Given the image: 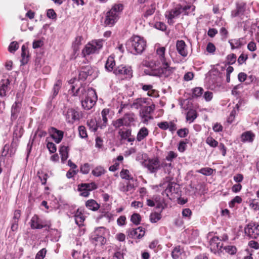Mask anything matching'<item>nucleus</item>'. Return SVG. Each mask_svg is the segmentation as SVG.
I'll use <instances>...</instances> for the list:
<instances>
[{
  "label": "nucleus",
  "instance_id": "a18cd8bd",
  "mask_svg": "<svg viewBox=\"0 0 259 259\" xmlns=\"http://www.w3.org/2000/svg\"><path fill=\"white\" fill-rule=\"evenodd\" d=\"M206 143L212 147H216L218 146V142L212 137H208L206 140Z\"/></svg>",
  "mask_w": 259,
  "mask_h": 259
},
{
  "label": "nucleus",
  "instance_id": "4be33fe9",
  "mask_svg": "<svg viewBox=\"0 0 259 259\" xmlns=\"http://www.w3.org/2000/svg\"><path fill=\"white\" fill-rule=\"evenodd\" d=\"M149 134L148 130L145 127H143L141 128L137 133L136 140L138 142H141L144 140Z\"/></svg>",
  "mask_w": 259,
  "mask_h": 259
},
{
  "label": "nucleus",
  "instance_id": "58836bf2",
  "mask_svg": "<svg viewBox=\"0 0 259 259\" xmlns=\"http://www.w3.org/2000/svg\"><path fill=\"white\" fill-rule=\"evenodd\" d=\"M120 175L122 179L128 180H132L133 179V177L130 174L129 170L127 169H122L121 171Z\"/></svg>",
  "mask_w": 259,
  "mask_h": 259
},
{
  "label": "nucleus",
  "instance_id": "864d4df0",
  "mask_svg": "<svg viewBox=\"0 0 259 259\" xmlns=\"http://www.w3.org/2000/svg\"><path fill=\"white\" fill-rule=\"evenodd\" d=\"M182 213L184 218L189 220L192 215V211L189 208H185L183 210Z\"/></svg>",
  "mask_w": 259,
  "mask_h": 259
},
{
  "label": "nucleus",
  "instance_id": "e2e57ef3",
  "mask_svg": "<svg viewBox=\"0 0 259 259\" xmlns=\"http://www.w3.org/2000/svg\"><path fill=\"white\" fill-rule=\"evenodd\" d=\"M90 170V165L88 163H85L80 167V171L83 174H87Z\"/></svg>",
  "mask_w": 259,
  "mask_h": 259
},
{
  "label": "nucleus",
  "instance_id": "680f3d73",
  "mask_svg": "<svg viewBox=\"0 0 259 259\" xmlns=\"http://www.w3.org/2000/svg\"><path fill=\"white\" fill-rule=\"evenodd\" d=\"M189 132L187 128H182L178 131L177 134L178 136L181 138H184L187 136Z\"/></svg>",
  "mask_w": 259,
  "mask_h": 259
},
{
  "label": "nucleus",
  "instance_id": "8fccbe9b",
  "mask_svg": "<svg viewBox=\"0 0 259 259\" xmlns=\"http://www.w3.org/2000/svg\"><path fill=\"white\" fill-rule=\"evenodd\" d=\"M78 132L79 136L81 138H85L88 137L85 127L84 126H79L78 127Z\"/></svg>",
  "mask_w": 259,
  "mask_h": 259
},
{
  "label": "nucleus",
  "instance_id": "c756f323",
  "mask_svg": "<svg viewBox=\"0 0 259 259\" xmlns=\"http://www.w3.org/2000/svg\"><path fill=\"white\" fill-rule=\"evenodd\" d=\"M147 99L145 98H138L134 100L132 104V107L136 109H139L146 103Z\"/></svg>",
  "mask_w": 259,
  "mask_h": 259
},
{
  "label": "nucleus",
  "instance_id": "774afa93",
  "mask_svg": "<svg viewBox=\"0 0 259 259\" xmlns=\"http://www.w3.org/2000/svg\"><path fill=\"white\" fill-rule=\"evenodd\" d=\"M157 126L163 130H166L169 127V123L166 121L161 122L157 124Z\"/></svg>",
  "mask_w": 259,
  "mask_h": 259
},
{
  "label": "nucleus",
  "instance_id": "2f4dec72",
  "mask_svg": "<svg viewBox=\"0 0 259 259\" xmlns=\"http://www.w3.org/2000/svg\"><path fill=\"white\" fill-rule=\"evenodd\" d=\"M105 172V170L104 168L101 166H98L95 167L93 170H92V174L96 177H100L102 176V175L104 174Z\"/></svg>",
  "mask_w": 259,
  "mask_h": 259
},
{
  "label": "nucleus",
  "instance_id": "0eeeda50",
  "mask_svg": "<svg viewBox=\"0 0 259 259\" xmlns=\"http://www.w3.org/2000/svg\"><path fill=\"white\" fill-rule=\"evenodd\" d=\"M113 73L121 78L126 79L132 77L133 71L131 66L120 65L114 70Z\"/></svg>",
  "mask_w": 259,
  "mask_h": 259
},
{
  "label": "nucleus",
  "instance_id": "f03ea898",
  "mask_svg": "<svg viewBox=\"0 0 259 259\" xmlns=\"http://www.w3.org/2000/svg\"><path fill=\"white\" fill-rule=\"evenodd\" d=\"M123 6L121 4L114 5L112 8L107 12L104 23L109 26H113L118 20L119 13L122 11Z\"/></svg>",
  "mask_w": 259,
  "mask_h": 259
},
{
  "label": "nucleus",
  "instance_id": "f257e3e1",
  "mask_svg": "<svg viewBox=\"0 0 259 259\" xmlns=\"http://www.w3.org/2000/svg\"><path fill=\"white\" fill-rule=\"evenodd\" d=\"M157 61L155 66L158 69L155 73L150 74L152 75L168 77L175 70V68L170 66V61L165 57V48L164 47H158L156 49Z\"/></svg>",
  "mask_w": 259,
  "mask_h": 259
},
{
  "label": "nucleus",
  "instance_id": "4468645a",
  "mask_svg": "<svg viewBox=\"0 0 259 259\" xmlns=\"http://www.w3.org/2000/svg\"><path fill=\"white\" fill-rule=\"evenodd\" d=\"M31 228L32 229H41L47 226L42 220L37 215H34L29 222Z\"/></svg>",
  "mask_w": 259,
  "mask_h": 259
},
{
  "label": "nucleus",
  "instance_id": "7c9ffc66",
  "mask_svg": "<svg viewBox=\"0 0 259 259\" xmlns=\"http://www.w3.org/2000/svg\"><path fill=\"white\" fill-rule=\"evenodd\" d=\"M197 115L195 110L191 109L187 113L186 119L189 123H192L196 118Z\"/></svg>",
  "mask_w": 259,
  "mask_h": 259
},
{
  "label": "nucleus",
  "instance_id": "79ce46f5",
  "mask_svg": "<svg viewBox=\"0 0 259 259\" xmlns=\"http://www.w3.org/2000/svg\"><path fill=\"white\" fill-rule=\"evenodd\" d=\"M88 125L92 132H96L97 130V123L95 119H92L88 121Z\"/></svg>",
  "mask_w": 259,
  "mask_h": 259
},
{
  "label": "nucleus",
  "instance_id": "603ef678",
  "mask_svg": "<svg viewBox=\"0 0 259 259\" xmlns=\"http://www.w3.org/2000/svg\"><path fill=\"white\" fill-rule=\"evenodd\" d=\"M203 89L200 87H197L193 90V95L195 97H200L203 93Z\"/></svg>",
  "mask_w": 259,
  "mask_h": 259
},
{
  "label": "nucleus",
  "instance_id": "338daca9",
  "mask_svg": "<svg viewBox=\"0 0 259 259\" xmlns=\"http://www.w3.org/2000/svg\"><path fill=\"white\" fill-rule=\"evenodd\" d=\"M249 207L253 209L254 210H259V204L258 203L255 202V200H252L249 203Z\"/></svg>",
  "mask_w": 259,
  "mask_h": 259
},
{
  "label": "nucleus",
  "instance_id": "cd10ccee",
  "mask_svg": "<svg viewBox=\"0 0 259 259\" xmlns=\"http://www.w3.org/2000/svg\"><path fill=\"white\" fill-rule=\"evenodd\" d=\"M74 217L76 224L79 226H81L84 221V217L79 209L76 211Z\"/></svg>",
  "mask_w": 259,
  "mask_h": 259
},
{
  "label": "nucleus",
  "instance_id": "3c124183",
  "mask_svg": "<svg viewBox=\"0 0 259 259\" xmlns=\"http://www.w3.org/2000/svg\"><path fill=\"white\" fill-rule=\"evenodd\" d=\"M161 166L163 168L164 171L168 174L171 172V170L172 168L171 163H167L166 162H163Z\"/></svg>",
  "mask_w": 259,
  "mask_h": 259
},
{
  "label": "nucleus",
  "instance_id": "f704fd0d",
  "mask_svg": "<svg viewBox=\"0 0 259 259\" xmlns=\"http://www.w3.org/2000/svg\"><path fill=\"white\" fill-rule=\"evenodd\" d=\"M118 134L122 140H126L127 138L131 136L132 131L130 129H127L125 131L120 130Z\"/></svg>",
  "mask_w": 259,
  "mask_h": 259
},
{
  "label": "nucleus",
  "instance_id": "a19ab883",
  "mask_svg": "<svg viewBox=\"0 0 259 259\" xmlns=\"http://www.w3.org/2000/svg\"><path fill=\"white\" fill-rule=\"evenodd\" d=\"M20 106V103L16 102L15 105H13L12 107V116L13 118H15L17 116V114L19 112V109Z\"/></svg>",
  "mask_w": 259,
  "mask_h": 259
},
{
  "label": "nucleus",
  "instance_id": "bf43d9fd",
  "mask_svg": "<svg viewBox=\"0 0 259 259\" xmlns=\"http://www.w3.org/2000/svg\"><path fill=\"white\" fill-rule=\"evenodd\" d=\"M61 82L59 80L57 81L56 83L55 84L54 88H53V96H56L58 92L59 91L61 88Z\"/></svg>",
  "mask_w": 259,
  "mask_h": 259
},
{
  "label": "nucleus",
  "instance_id": "ea45409f",
  "mask_svg": "<svg viewBox=\"0 0 259 259\" xmlns=\"http://www.w3.org/2000/svg\"><path fill=\"white\" fill-rule=\"evenodd\" d=\"M161 218V215L160 213L153 212L150 215V222L152 223H155L160 220Z\"/></svg>",
  "mask_w": 259,
  "mask_h": 259
},
{
  "label": "nucleus",
  "instance_id": "c03bdc74",
  "mask_svg": "<svg viewBox=\"0 0 259 259\" xmlns=\"http://www.w3.org/2000/svg\"><path fill=\"white\" fill-rule=\"evenodd\" d=\"M153 86L150 84H145L143 85L142 89L145 91H148L147 95L149 96H153V93L155 92V91L152 89Z\"/></svg>",
  "mask_w": 259,
  "mask_h": 259
},
{
  "label": "nucleus",
  "instance_id": "ddd939ff",
  "mask_svg": "<svg viewBox=\"0 0 259 259\" xmlns=\"http://www.w3.org/2000/svg\"><path fill=\"white\" fill-rule=\"evenodd\" d=\"M182 13L181 7H176L170 11H167L165 13V17L167 19V22L170 24L174 23L173 20L177 18Z\"/></svg>",
  "mask_w": 259,
  "mask_h": 259
},
{
  "label": "nucleus",
  "instance_id": "a878e982",
  "mask_svg": "<svg viewBox=\"0 0 259 259\" xmlns=\"http://www.w3.org/2000/svg\"><path fill=\"white\" fill-rule=\"evenodd\" d=\"M59 152L61 156V161L64 163L68 157V148L67 147L62 146L59 149Z\"/></svg>",
  "mask_w": 259,
  "mask_h": 259
},
{
  "label": "nucleus",
  "instance_id": "9b49d317",
  "mask_svg": "<svg viewBox=\"0 0 259 259\" xmlns=\"http://www.w3.org/2000/svg\"><path fill=\"white\" fill-rule=\"evenodd\" d=\"M81 117V113L72 108L68 109L66 114V119L68 123H73L75 121L78 120Z\"/></svg>",
  "mask_w": 259,
  "mask_h": 259
},
{
  "label": "nucleus",
  "instance_id": "b1692460",
  "mask_svg": "<svg viewBox=\"0 0 259 259\" xmlns=\"http://www.w3.org/2000/svg\"><path fill=\"white\" fill-rule=\"evenodd\" d=\"M85 205L89 209L93 211L97 210L100 207L99 204L97 203V202L93 199H90L88 200L86 202Z\"/></svg>",
  "mask_w": 259,
  "mask_h": 259
},
{
  "label": "nucleus",
  "instance_id": "72a5a7b5",
  "mask_svg": "<svg viewBox=\"0 0 259 259\" xmlns=\"http://www.w3.org/2000/svg\"><path fill=\"white\" fill-rule=\"evenodd\" d=\"M225 251L226 253H228L230 254H234L236 252V248L233 245H227L223 246L222 252Z\"/></svg>",
  "mask_w": 259,
  "mask_h": 259
},
{
  "label": "nucleus",
  "instance_id": "69168bd1",
  "mask_svg": "<svg viewBox=\"0 0 259 259\" xmlns=\"http://www.w3.org/2000/svg\"><path fill=\"white\" fill-rule=\"evenodd\" d=\"M178 155L174 151H169L168 152L167 155L166 157V159L168 161H172L174 158L177 157Z\"/></svg>",
  "mask_w": 259,
  "mask_h": 259
},
{
  "label": "nucleus",
  "instance_id": "4d7b16f0",
  "mask_svg": "<svg viewBox=\"0 0 259 259\" xmlns=\"http://www.w3.org/2000/svg\"><path fill=\"white\" fill-rule=\"evenodd\" d=\"M154 27L161 31H164L166 29L165 24L162 22H156L154 24Z\"/></svg>",
  "mask_w": 259,
  "mask_h": 259
},
{
  "label": "nucleus",
  "instance_id": "412c9836",
  "mask_svg": "<svg viewBox=\"0 0 259 259\" xmlns=\"http://www.w3.org/2000/svg\"><path fill=\"white\" fill-rule=\"evenodd\" d=\"M8 79H3L0 82V96L4 97L6 95V92L8 90V85L9 84Z\"/></svg>",
  "mask_w": 259,
  "mask_h": 259
},
{
  "label": "nucleus",
  "instance_id": "49530a36",
  "mask_svg": "<svg viewBox=\"0 0 259 259\" xmlns=\"http://www.w3.org/2000/svg\"><path fill=\"white\" fill-rule=\"evenodd\" d=\"M242 198L239 196H235L229 203L230 207H234L236 203L240 204L242 202Z\"/></svg>",
  "mask_w": 259,
  "mask_h": 259
},
{
  "label": "nucleus",
  "instance_id": "6e6d98bb",
  "mask_svg": "<svg viewBox=\"0 0 259 259\" xmlns=\"http://www.w3.org/2000/svg\"><path fill=\"white\" fill-rule=\"evenodd\" d=\"M47 250L43 248L39 250L36 254L35 259H44L46 256Z\"/></svg>",
  "mask_w": 259,
  "mask_h": 259
},
{
  "label": "nucleus",
  "instance_id": "20e7f679",
  "mask_svg": "<svg viewBox=\"0 0 259 259\" xmlns=\"http://www.w3.org/2000/svg\"><path fill=\"white\" fill-rule=\"evenodd\" d=\"M97 100L96 93L92 88L89 89L87 91V96L81 101L82 107L86 110L91 109L95 104Z\"/></svg>",
  "mask_w": 259,
  "mask_h": 259
},
{
  "label": "nucleus",
  "instance_id": "e433bc0d",
  "mask_svg": "<svg viewBox=\"0 0 259 259\" xmlns=\"http://www.w3.org/2000/svg\"><path fill=\"white\" fill-rule=\"evenodd\" d=\"M232 49L239 48L241 46L240 39H232L229 40Z\"/></svg>",
  "mask_w": 259,
  "mask_h": 259
},
{
  "label": "nucleus",
  "instance_id": "dca6fc26",
  "mask_svg": "<svg viewBox=\"0 0 259 259\" xmlns=\"http://www.w3.org/2000/svg\"><path fill=\"white\" fill-rule=\"evenodd\" d=\"M145 235L144 229L139 227L136 229H132L128 231V236L132 238H141Z\"/></svg>",
  "mask_w": 259,
  "mask_h": 259
},
{
  "label": "nucleus",
  "instance_id": "423d86ee",
  "mask_svg": "<svg viewBox=\"0 0 259 259\" xmlns=\"http://www.w3.org/2000/svg\"><path fill=\"white\" fill-rule=\"evenodd\" d=\"M102 46V40H92L85 45L82 53L84 56L89 55L95 53L97 51L101 49Z\"/></svg>",
  "mask_w": 259,
  "mask_h": 259
},
{
  "label": "nucleus",
  "instance_id": "de8ad7c7",
  "mask_svg": "<svg viewBox=\"0 0 259 259\" xmlns=\"http://www.w3.org/2000/svg\"><path fill=\"white\" fill-rule=\"evenodd\" d=\"M213 171V170L209 167H204L200 169L198 171V172L202 174L205 176L211 175Z\"/></svg>",
  "mask_w": 259,
  "mask_h": 259
},
{
  "label": "nucleus",
  "instance_id": "2eb2a0df",
  "mask_svg": "<svg viewBox=\"0 0 259 259\" xmlns=\"http://www.w3.org/2000/svg\"><path fill=\"white\" fill-rule=\"evenodd\" d=\"M49 133L51 137L57 143H59L61 141L64 135L63 132L58 130L55 127H51L49 130Z\"/></svg>",
  "mask_w": 259,
  "mask_h": 259
},
{
  "label": "nucleus",
  "instance_id": "a211bd4d",
  "mask_svg": "<svg viewBox=\"0 0 259 259\" xmlns=\"http://www.w3.org/2000/svg\"><path fill=\"white\" fill-rule=\"evenodd\" d=\"M176 48L179 54L183 57H186L188 52L186 49V45L184 40H178L176 43Z\"/></svg>",
  "mask_w": 259,
  "mask_h": 259
},
{
  "label": "nucleus",
  "instance_id": "6ab92c4d",
  "mask_svg": "<svg viewBox=\"0 0 259 259\" xmlns=\"http://www.w3.org/2000/svg\"><path fill=\"white\" fill-rule=\"evenodd\" d=\"M254 137L255 135L251 131L245 132L241 135V141L244 143H251L254 140Z\"/></svg>",
  "mask_w": 259,
  "mask_h": 259
},
{
  "label": "nucleus",
  "instance_id": "c9c22d12",
  "mask_svg": "<svg viewBox=\"0 0 259 259\" xmlns=\"http://www.w3.org/2000/svg\"><path fill=\"white\" fill-rule=\"evenodd\" d=\"M239 105L237 104L235 107L231 111L229 117H228V122H232L234 120L235 115L237 114V112L239 111Z\"/></svg>",
  "mask_w": 259,
  "mask_h": 259
},
{
  "label": "nucleus",
  "instance_id": "09e8293b",
  "mask_svg": "<svg viewBox=\"0 0 259 259\" xmlns=\"http://www.w3.org/2000/svg\"><path fill=\"white\" fill-rule=\"evenodd\" d=\"M141 216L138 213H134L132 217L131 220V221L136 225H138L141 222Z\"/></svg>",
  "mask_w": 259,
  "mask_h": 259
},
{
  "label": "nucleus",
  "instance_id": "5701e85b",
  "mask_svg": "<svg viewBox=\"0 0 259 259\" xmlns=\"http://www.w3.org/2000/svg\"><path fill=\"white\" fill-rule=\"evenodd\" d=\"M97 188V185L93 182L88 184H82L81 185H78V190H84L85 189H86L89 192L93 190L96 189Z\"/></svg>",
  "mask_w": 259,
  "mask_h": 259
},
{
  "label": "nucleus",
  "instance_id": "39448f33",
  "mask_svg": "<svg viewBox=\"0 0 259 259\" xmlns=\"http://www.w3.org/2000/svg\"><path fill=\"white\" fill-rule=\"evenodd\" d=\"M106 232L104 227L97 228L91 235L92 242L96 245H103L106 243L105 235Z\"/></svg>",
  "mask_w": 259,
  "mask_h": 259
},
{
  "label": "nucleus",
  "instance_id": "5fc2aeb1",
  "mask_svg": "<svg viewBox=\"0 0 259 259\" xmlns=\"http://www.w3.org/2000/svg\"><path fill=\"white\" fill-rule=\"evenodd\" d=\"M113 125L116 128L122 126H125L122 118H119L112 122Z\"/></svg>",
  "mask_w": 259,
  "mask_h": 259
},
{
  "label": "nucleus",
  "instance_id": "9d476101",
  "mask_svg": "<svg viewBox=\"0 0 259 259\" xmlns=\"http://www.w3.org/2000/svg\"><path fill=\"white\" fill-rule=\"evenodd\" d=\"M245 233L252 238H256L259 236V225L249 223L245 228Z\"/></svg>",
  "mask_w": 259,
  "mask_h": 259
},
{
  "label": "nucleus",
  "instance_id": "6e6552de",
  "mask_svg": "<svg viewBox=\"0 0 259 259\" xmlns=\"http://www.w3.org/2000/svg\"><path fill=\"white\" fill-rule=\"evenodd\" d=\"M18 144V139L17 138L13 139L11 144H6L2 151V155L4 156H10L14 155L16 152L17 147Z\"/></svg>",
  "mask_w": 259,
  "mask_h": 259
},
{
  "label": "nucleus",
  "instance_id": "7ed1b4c3",
  "mask_svg": "<svg viewBox=\"0 0 259 259\" xmlns=\"http://www.w3.org/2000/svg\"><path fill=\"white\" fill-rule=\"evenodd\" d=\"M128 47H131V52L133 54L143 52L146 46V42L143 37L136 35L133 36L127 43Z\"/></svg>",
  "mask_w": 259,
  "mask_h": 259
},
{
  "label": "nucleus",
  "instance_id": "c85d7f7f",
  "mask_svg": "<svg viewBox=\"0 0 259 259\" xmlns=\"http://www.w3.org/2000/svg\"><path fill=\"white\" fill-rule=\"evenodd\" d=\"M176 186V184H173L170 183H168L167 184V187L165 190V193L166 196L169 197L170 199H171L170 193H171L172 194L174 193H176L175 191V186Z\"/></svg>",
  "mask_w": 259,
  "mask_h": 259
},
{
  "label": "nucleus",
  "instance_id": "13d9d810",
  "mask_svg": "<svg viewBox=\"0 0 259 259\" xmlns=\"http://www.w3.org/2000/svg\"><path fill=\"white\" fill-rule=\"evenodd\" d=\"M19 48V45L17 42L13 41L12 42L9 47V51L11 53H13L15 52Z\"/></svg>",
  "mask_w": 259,
  "mask_h": 259
},
{
  "label": "nucleus",
  "instance_id": "473e14b6",
  "mask_svg": "<svg viewBox=\"0 0 259 259\" xmlns=\"http://www.w3.org/2000/svg\"><path fill=\"white\" fill-rule=\"evenodd\" d=\"M156 9V5L155 3H152L150 5L149 7L146 9L145 13L144 14V16L145 17H148L149 16L152 15Z\"/></svg>",
  "mask_w": 259,
  "mask_h": 259
},
{
  "label": "nucleus",
  "instance_id": "f8f14e48",
  "mask_svg": "<svg viewBox=\"0 0 259 259\" xmlns=\"http://www.w3.org/2000/svg\"><path fill=\"white\" fill-rule=\"evenodd\" d=\"M209 242L210 249L212 252L214 253L219 251L222 252L223 244L218 237H212Z\"/></svg>",
  "mask_w": 259,
  "mask_h": 259
},
{
  "label": "nucleus",
  "instance_id": "1a4fd4ad",
  "mask_svg": "<svg viewBox=\"0 0 259 259\" xmlns=\"http://www.w3.org/2000/svg\"><path fill=\"white\" fill-rule=\"evenodd\" d=\"M143 164L151 172H156L160 167V162L157 158L149 159L145 160Z\"/></svg>",
  "mask_w": 259,
  "mask_h": 259
},
{
  "label": "nucleus",
  "instance_id": "f3484780",
  "mask_svg": "<svg viewBox=\"0 0 259 259\" xmlns=\"http://www.w3.org/2000/svg\"><path fill=\"white\" fill-rule=\"evenodd\" d=\"M122 118L126 126L134 125L136 120V116L133 113H126Z\"/></svg>",
  "mask_w": 259,
  "mask_h": 259
},
{
  "label": "nucleus",
  "instance_id": "0e129e2a",
  "mask_svg": "<svg viewBox=\"0 0 259 259\" xmlns=\"http://www.w3.org/2000/svg\"><path fill=\"white\" fill-rule=\"evenodd\" d=\"M47 147L51 153H55L56 151V146L55 144L52 142H48Z\"/></svg>",
  "mask_w": 259,
  "mask_h": 259
},
{
  "label": "nucleus",
  "instance_id": "393cba45",
  "mask_svg": "<svg viewBox=\"0 0 259 259\" xmlns=\"http://www.w3.org/2000/svg\"><path fill=\"white\" fill-rule=\"evenodd\" d=\"M83 38L81 36H77L73 42H72V47L74 52H76L79 49L80 46L82 44Z\"/></svg>",
  "mask_w": 259,
  "mask_h": 259
},
{
  "label": "nucleus",
  "instance_id": "052dcab7",
  "mask_svg": "<svg viewBox=\"0 0 259 259\" xmlns=\"http://www.w3.org/2000/svg\"><path fill=\"white\" fill-rule=\"evenodd\" d=\"M140 116L142 119V121L145 123H147L150 119H152L150 115L144 114L143 113H140Z\"/></svg>",
  "mask_w": 259,
  "mask_h": 259
},
{
  "label": "nucleus",
  "instance_id": "4c0bfd02",
  "mask_svg": "<svg viewBox=\"0 0 259 259\" xmlns=\"http://www.w3.org/2000/svg\"><path fill=\"white\" fill-rule=\"evenodd\" d=\"M155 108V105L152 104L149 106H145L140 113H143L144 114L150 115L153 112Z\"/></svg>",
  "mask_w": 259,
  "mask_h": 259
},
{
  "label": "nucleus",
  "instance_id": "37998d69",
  "mask_svg": "<svg viewBox=\"0 0 259 259\" xmlns=\"http://www.w3.org/2000/svg\"><path fill=\"white\" fill-rule=\"evenodd\" d=\"M182 253V250L179 246L175 247L171 252V256L174 259H178Z\"/></svg>",
  "mask_w": 259,
  "mask_h": 259
},
{
  "label": "nucleus",
  "instance_id": "aec40b11",
  "mask_svg": "<svg viewBox=\"0 0 259 259\" xmlns=\"http://www.w3.org/2000/svg\"><path fill=\"white\" fill-rule=\"evenodd\" d=\"M119 190L120 191L124 192L127 194H128V193L132 194L135 190V186L134 184L128 182L125 186L123 184L121 185Z\"/></svg>",
  "mask_w": 259,
  "mask_h": 259
},
{
  "label": "nucleus",
  "instance_id": "bb28decb",
  "mask_svg": "<svg viewBox=\"0 0 259 259\" xmlns=\"http://www.w3.org/2000/svg\"><path fill=\"white\" fill-rule=\"evenodd\" d=\"M115 65V62L114 57L112 56H109L107 60L106 61L105 64V68L108 71H111L113 70V67H114Z\"/></svg>",
  "mask_w": 259,
  "mask_h": 259
}]
</instances>
